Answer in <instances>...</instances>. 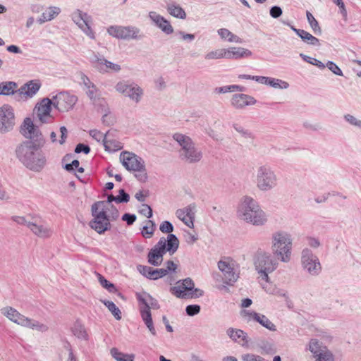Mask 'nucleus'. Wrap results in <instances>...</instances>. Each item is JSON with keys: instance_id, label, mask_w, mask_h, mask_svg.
Wrapping results in <instances>:
<instances>
[{"instance_id": "nucleus-60", "label": "nucleus", "mask_w": 361, "mask_h": 361, "mask_svg": "<svg viewBox=\"0 0 361 361\" xmlns=\"http://www.w3.org/2000/svg\"><path fill=\"white\" fill-rule=\"evenodd\" d=\"M140 213L147 218H150L152 216V209L147 204H142L141 209L140 210Z\"/></svg>"}, {"instance_id": "nucleus-25", "label": "nucleus", "mask_w": 361, "mask_h": 361, "mask_svg": "<svg viewBox=\"0 0 361 361\" xmlns=\"http://www.w3.org/2000/svg\"><path fill=\"white\" fill-rule=\"evenodd\" d=\"M115 201L117 203L128 202L127 195H124L123 198H120V196H114L110 195L108 196L107 200L106 201H98L94 204L98 206L108 212H111V216L113 218H118L119 212L118 210L112 204V202Z\"/></svg>"}, {"instance_id": "nucleus-10", "label": "nucleus", "mask_w": 361, "mask_h": 361, "mask_svg": "<svg viewBox=\"0 0 361 361\" xmlns=\"http://www.w3.org/2000/svg\"><path fill=\"white\" fill-rule=\"evenodd\" d=\"M0 312L8 320L18 325L36 329L42 332L46 331L48 329L47 325L24 316L12 307H4L0 310Z\"/></svg>"}, {"instance_id": "nucleus-64", "label": "nucleus", "mask_w": 361, "mask_h": 361, "mask_svg": "<svg viewBox=\"0 0 361 361\" xmlns=\"http://www.w3.org/2000/svg\"><path fill=\"white\" fill-rule=\"evenodd\" d=\"M66 348L67 349V350L68 352V356L67 358V361H77V357L73 353L71 345L69 343H68L67 345L66 346Z\"/></svg>"}, {"instance_id": "nucleus-24", "label": "nucleus", "mask_w": 361, "mask_h": 361, "mask_svg": "<svg viewBox=\"0 0 361 361\" xmlns=\"http://www.w3.org/2000/svg\"><path fill=\"white\" fill-rule=\"evenodd\" d=\"M91 63L100 73L118 72L121 70L119 64L109 61L103 56L96 54L91 58Z\"/></svg>"}, {"instance_id": "nucleus-43", "label": "nucleus", "mask_w": 361, "mask_h": 361, "mask_svg": "<svg viewBox=\"0 0 361 361\" xmlns=\"http://www.w3.org/2000/svg\"><path fill=\"white\" fill-rule=\"evenodd\" d=\"M219 35L224 40H227L229 42L241 43L242 39L237 35L232 33L230 30L226 28H221L217 31Z\"/></svg>"}, {"instance_id": "nucleus-36", "label": "nucleus", "mask_w": 361, "mask_h": 361, "mask_svg": "<svg viewBox=\"0 0 361 361\" xmlns=\"http://www.w3.org/2000/svg\"><path fill=\"white\" fill-rule=\"evenodd\" d=\"M228 336L235 342L244 346L247 344V334L240 329H228L227 330Z\"/></svg>"}, {"instance_id": "nucleus-2", "label": "nucleus", "mask_w": 361, "mask_h": 361, "mask_svg": "<svg viewBox=\"0 0 361 361\" xmlns=\"http://www.w3.org/2000/svg\"><path fill=\"white\" fill-rule=\"evenodd\" d=\"M42 146H37L31 141H25L17 145L15 153L17 159L28 169L39 172L45 166L47 159L40 149Z\"/></svg>"}, {"instance_id": "nucleus-49", "label": "nucleus", "mask_w": 361, "mask_h": 361, "mask_svg": "<svg viewBox=\"0 0 361 361\" xmlns=\"http://www.w3.org/2000/svg\"><path fill=\"white\" fill-rule=\"evenodd\" d=\"M206 60L226 59V49H219L208 52L204 56Z\"/></svg>"}, {"instance_id": "nucleus-61", "label": "nucleus", "mask_w": 361, "mask_h": 361, "mask_svg": "<svg viewBox=\"0 0 361 361\" xmlns=\"http://www.w3.org/2000/svg\"><path fill=\"white\" fill-rule=\"evenodd\" d=\"M166 268H163L164 271H166V276L169 274L170 272H175L177 269V265L171 260H169L165 264Z\"/></svg>"}, {"instance_id": "nucleus-35", "label": "nucleus", "mask_w": 361, "mask_h": 361, "mask_svg": "<svg viewBox=\"0 0 361 361\" xmlns=\"http://www.w3.org/2000/svg\"><path fill=\"white\" fill-rule=\"evenodd\" d=\"M291 29L301 38V39L312 46H319V39L314 36H313L310 32L301 30V29H297L294 27L293 26L290 27Z\"/></svg>"}, {"instance_id": "nucleus-28", "label": "nucleus", "mask_w": 361, "mask_h": 361, "mask_svg": "<svg viewBox=\"0 0 361 361\" xmlns=\"http://www.w3.org/2000/svg\"><path fill=\"white\" fill-rule=\"evenodd\" d=\"M137 271L145 277L150 280H157L166 276V271L164 269H153L145 265H138Z\"/></svg>"}, {"instance_id": "nucleus-44", "label": "nucleus", "mask_w": 361, "mask_h": 361, "mask_svg": "<svg viewBox=\"0 0 361 361\" xmlns=\"http://www.w3.org/2000/svg\"><path fill=\"white\" fill-rule=\"evenodd\" d=\"M268 85L276 90H285L290 87L288 82L276 78L270 77Z\"/></svg>"}, {"instance_id": "nucleus-33", "label": "nucleus", "mask_w": 361, "mask_h": 361, "mask_svg": "<svg viewBox=\"0 0 361 361\" xmlns=\"http://www.w3.org/2000/svg\"><path fill=\"white\" fill-rule=\"evenodd\" d=\"M61 13V8L58 6L47 7L41 16L37 18L39 24H43L46 22L54 19Z\"/></svg>"}, {"instance_id": "nucleus-57", "label": "nucleus", "mask_w": 361, "mask_h": 361, "mask_svg": "<svg viewBox=\"0 0 361 361\" xmlns=\"http://www.w3.org/2000/svg\"><path fill=\"white\" fill-rule=\"evenodd\" d=\"M185 312L189 316H195L200 313V306L198 305H190L185 308Z\"/></svg>"}, {"instance_id": "nucleus-56", "label": "nucleus", "mask_w": 361, "mask_h": 361, "mask_svg": "<svg viewBox=\"0 0 361 361\" xmlns=\"http://www.w3.org/2000/svg\"><path fill=\"white\" fill-rule=\"evenodd\" d=\"M159 229L162 233H169V235L173 231V226L169 221H164L161 224Z\"/></svg>"}, {"instance_id": "nucleus-34", "label": "nucleus", "mask_w": 361, "mask_h": 361, "mask_svg": "<svg viewBox=\"0 0 361 361\" xmlns=\"http://www.w3.org/2000/svg\"><path fill=\"white\" fill-rule=\"evenodd\" d=\"M243 92L235 93L231 97V104L235 109H243L248 105V96Z\"/></svg>"}, {"instance_id": "nucleus-17", "label": "nucleus", "mask_w": 361, "mask_h": 361, "mask_svg": "<svg viewBox=\"0 0 361 361\" xmlns=\"http://www.w3.org/2000/svg\"><path fill=\"white\" fill-rule=\"evenodd\" d=\"M21 134L29 141L32 142L37 146H44L45 143L44 138L40 132L39 128L34 124L32 120L30 118H26L21 127Z\"/></svg>"}, {"instance_id": "nucleus-41", "label": "nucleus", "mask_w": 361, "mask_h": 361, "mask_svg": "<svg viewBox=\"0 0 361 361\" xmlns=\"http://www.w3.org/2000/svg\"><path fill=\"white\" fill-rule=\"evenodd\" d=\"M110 355L116 361H134L135 355L124 353L116 348L110 350Z\"/></svg>"}, {"instance_id": "nucleus-21", "label": "nucleus", "mask_w": 361, "mask_h": 361, "mask_svg": "<svg viewBox=\"0 0 361 361\" xmlns=\"http://www.w3.org/2000/svg\"><path fill=\"white\" fill-rule=\"evenodd\" d=\"M52 105L53 100L49 98H44L36 104L35 110L37 117L41 123H47L53 120L51 114Z\"/></svg>"}, {"instance_id": "nucleus-45", "label": "nucleus", "mask_w": 361, "mask_h": 361, "mask_svg": "<svg viewBox=\"0 0 361 361\" xmlns=\"http://www.w3.org/2000/svg\"><path fill=\"white\" fill-rule=\"evenodd\" d=\"M245 90L246 87L245 86L231 85L217 87L215 89V92L218 94H224L227 92H234L235 91L245 92Z\"/></svg>"}, {"instance_id": "nucleus-63", "label": "nucleus", "mask_w": 361, "mask_h": 361, "mask_svg": "<svg viewBox=\"0 0 361 361\" xmlns=\"http://www.w3.org/2000/svg\"><path fill=\"white\" fill-rule=\"evenodd\" d=\"M282 14V9L279 6H273L270 9V15L272 18H276Z\"/></svg>"}, {"instance_id": "nucleus-40", "label": "nucleus", "mask_w": 361, "mask_h": 361, "mask_svg": "<svg viewBox=\"0 0 361 361\" xmlns=\"http://www.w3.org/2000/svg\"><path fill=\"white\" fill-rule=\"evenodd\" d=\"M247 56V49L242 47H230L226 49V59H239Z\"/></svg>"}, {"instance_id": "nucleus-31", "label": "nucleus", "mask_w": 361, "mask_h": 361, "mask_svg": "<svg viewBox=\"0 0 361 361\" xmlns=\"http://www.w3.org/2000/svg\"><path fill=\"white\" fill-rule=\"evenodd\" d=\"M326 345L317 338H310L305 345V350L313 358L317 353L322 351Z\"/></svg>"}, {"instance_id": "nucleus-23", "label": "nucleus", "mask_w": 361, "mask_h": 361, "mask_svg": "<svg viewBox=\"0 0 361 361\" xmlns=\"http://www.w3.org/2000/svg\"><path fill=\"white\" fill-rule=\"evenodd\" d=\"M267 221V216L261 207L253 200H250V224L261 226Z\"/></svg>"}, {"instance_id": "nucleus-5", "label": "nucleus", "mask_w": 361, "mask_h": 361, "mask_svg": "<svg viewBox=\"0 0 361 361\" xmlns=\"http://www.w3.org/2000/svg\"><path fill=\"white\" fill-rule=\"evenodd\" d=\"M179 246V240L173 234L167 235V238H161L157 245L148 254V262L154 266H159L163 262V256L169 252L173 255Z\"/></svg>"}, {"instance_id": "nucleus-58", "label": "nucleus", "mask_w": 361, "mask_h": 361, "mask_svg": "<svg viewBox=\"0 0 361 361\" xmlns=\"http://www.w3.org/2000/svg\"><path fill=\"white\" fill-rule=\"evenodd\" d=\"M333 1L338 6L340 13L343 18L346 20L348 17V12L343 0H333Z\"/></svg>"}, {"instance_id": "nucleus-3", "label": "nucleus", "mask_w": 361, "mask_h": 361, "mask_svg": "<svg viewBox=\"0 0 361 361\" xmlns=\"http://www.w3.org/2000/svg\"><path fill=\"white\" fill-rule=\"evenodd\" d=\"M271 250L274 257L281 263H289L293 258V237L288 231L276 230L270 238Z\"/></svg>"}, {"instance_id": "nucleus-37", "label": "nucleus", "mask_w": 361, "mask_h": 361, "mask_svg": "<svg viewBox=\"0 0 361 361\" xmlns=\"http://www.w3.org/2000/svg\"><path fill=\"white\" fill-rule=\"evenodd\" d=\"M103 145L105 150L109 152H116L123 148L122 143L111 137V133L109 132L106 133V139Z\"/></svg>"}, {"instance_id": "nucleus-26", "label": "nucleus", "mask_w": 361, "mask_h": 361, "mask_svg": "<svg viewBox=\"0 0 361 361\" xmlns=\"http://www.w3.org/2000/svg\"><path fill=\"white\" fill-rule=\"evenodd\" d=\"M148 17L152 23L159 27L163 32L170 35L173 32V28L169 21L155 11H149Z\"/></svg>"}, {"instance_id": "nucleus-47", "label": "nucleus", "mask_w": 361, "mask_h": 361, "mask_svg": "<svg viewBox=\"0 0 361 361\" xmlns=\"http://www.w3.org/2000/svg\"><path fill=\"white\" fill-rule=\"evenodd\" d=\"M168 12L173 17L180 18V19H185L186 13L185 11L178 5L170 4L167 7Z\"/></svg>"}, {"instance_id": "nucleus-38", "label": "nucleus", "mask_w": 361, "mask_h": 361, "mask_svg": "<svg viewBox=\"0 0 361 361\" xmlns=\"http://www.w3.org/2000/svg\"><path fill=\"white\" fill-rule=\"evenodd\" d=\"M18 85L13 81L0 82V95L9 96L17 94Z\"/></svg>"}, {"instance_id": "nucleus-54", "label": "nucleus", "mask_w": 361, "mask_h": 361, "mask_svg": "<svg viewBox=\"0 0 361 361\" xmlns=\"http://www.w3.org/2000/svg\"><path fill=\"white\" fill-rule=\"evenodd\" d=\"M102 113L104 114L102 116V121L104 123L106 124L107 126L113 124L114 121V118L112 116L109 107L108 106V111H104L102 109H100Z\"/></svg>"}, {"instance_id": "nucleus-18", "label": "nucleus", "mask_w": 361, "mask_h": 361, "mask_svg": "<svg viewBox=\"0 0 361 361\" xmlns=\"http://www.w3.org/2000/svg\"><path fill=\"white\" fill-rule=\"evenodd\" d=\"M16 125L14 110L8 104L0 106V133L11 132Z\"/></svg>"}, {"instance_id": "nucleus-30", "label": "nucleus", "mask_w": 361, "mask_h": 361, "mask_svg": "<svg viewBox=\"0 0 361 361\" xmlns=\"http://www.w3.org/2000/svg\"><path fill=\"white\" fill-rule=\"evenodd\" d=\"M235 216L240 221L246 222L248 219V197H242L235 206Z\"/></svg>"}, {"instance_id": "nucleus-1", "label": "nucleus", "mask_w": 361, "mask_h": 361, "mask_svg": "<svg viewBox=\"0 0 361 361\" xmlns=\"http://www.w3.org/2000/svg\"><path fill=\"white\" fill-rule=\"evenodd\" d=\"M252 265L257 274V279L261 288L268 294L279 295L280 290L271 281L270 274L275 271L278 267L277 259L267 251L258 250L252 255Z\"/></svg>"}, {"instance_id": "nucleus-53", "label": "nucleus", "mask_w": 361, "mask_h": 361, "mask_svg": "<svg viewBox=\"0 0 361 361\" xmlns=\"http://www.w3.org/2000/svg\"><path fill=\"white\" fill-rule=\"evenodd\" d=\"M307 245L312 249H318L322 246V243L319 238L309 236L306 238Z\"/></svg>"}, {"instance_id": "nucleus-22", "label": "nucleus", "mask_w": 361, "mask_h": 361, "mask_svg": "<svg viewBox=\"0 0 361 361\" xmlns=\"http://www.w3.org/2000/svg\"><path fill=\"white\" fill-rule=\"evenodd\" d=\"M41 83L39 80H30L19 89L17 88V94H16V99L18 101H26L32 98L39 90Z\"/></svg>"}, {"instance_id": "nucleus-32", "label": "nucleus", "mask_w": 361, "mask_h": 361, "mask_svg": "<svg viewBox=\"0 0 361 361\" xmlns=\"http://www.w3.org/2000/svg\"><path fill=\"white\" fill-rule=\"evenodd\" d=\"M27 228L37 236L41 238H50L53 234V230L47 225L27 224Z\"/></svg>"}, {"instance_id": "nucleus-42", "label": "nucleus", "mask_w": 361, "mask_h": 361, "mask_svg": "<svg viewBox=\"0 0 361 361\" xmlns=\"http://www.w3.org/2000/svg\"><path fill=\"white\" fill-rule=\"evenodd\" d=\"M72 333L75 337L81 341H87L89 338L85 327L80 322H75L74 324L72 327Z\"/></svg>"}, {"instance_id": "nucleus-27", "label": "nucleus", "mask_w": 361, "mask_h": 361, "mask_svg": "<svg viewBox=\"0 0 361 361\" xmlns=\"http://www.w3.org/2000/svg\"><path fill=\"white\" fill-rule=\"evenodd\" d=\"M176 215L186 226L190 228H193L195 216V204H190L185 208L178 209L176 212Z\"/></svg>"}, {"instance_id": "nucleus-19", "label": "nucleus", "mask_w": 361, "mask_h": 361, "mask_svg": "<svg viewBox=\"0 0 361 361\" xmlns=\"http://www.w3.org/2000/svg\"><path fill=\"white\" fill-rule=\"evenodd\" d=\"M53 106L61 112H67L71 110L78 102L75 95L66 92H61L53 96Z\"/></svg>"}, {"instance_id": "nucleus-4", "label": "nucleus", "mask_w": 361, "mask_h": 361, "mask_svg": "<svg viewBox=\"0 0 361 361\" xmlns=\"http://www.w3.org/2000/svg\"><path fill=\"white\" fill-rule=\"evenodd\" d=\"M173 140L178 144L179 157L186 163L199 162L202 158V151L196 146L192 139L185 134L176 133L173 135Z\"/></svg>"}, {"instance_id": "nucleus-39", "label": "nucleus", "mask_w": 361, "mask_h": 361, "mask_svg": "<svg viewBox=\"0 0 361 361\" xmlns=\"http://www.w3.org/2000/svg\"><path fill=\"white\" fill-rule=\"evenodd\" d=\"M314 361H336V355L334 352L326 345L313 357Z\"/></svg>"}, {"instance_id": "nucleus-13", "label": "nucleus", "mask_w": 361, "mask_h": 361, "mask_svg": "<svg viewBox=\"0 0 361 361\" xmlns=\"http://www.w3.org/2000/svg\"><path fill=\"white\" fill-rule=\"evenodd\" d=\"M300 264L304 272L311 276H318L322 269L319 257L308 247L301 251Z\"/></svg>"}, {"instance_id": "nucleus-7", "label": "nucleus", "mask_w": 361, "mask_h": 361, "mask_svg": "<svg viewBox=\"0 0 361 361\" xmlns=\"http://www.w3.org/2000/svg\"><path fill=\"white\" fill-rule=\"evenodd\" d=\"M119 160L123 166L128 171L133 172L140 182L145 183L148 175L145 161L135 153L124 151L120 154Z\"/></svg>"}, {"instance_id": "nucleus-50", "label": "nucleus", "mask_w": 361, "mask_h": 361, "mask_svg": "<svg viewBox=\"0 0 361 361\" xmlns=\"http://www.w3.org/2000/svg\"><path fill=\"white\" fill-rule=\"evenodd\" d=\"M103 303L117 320H120L121 319V312L113 302L104 300Z\"/></svg>"}, {"instance_id": "nucleus-55", "label": "nucleus", "mask_w": 361, "mask_h": 361, "mask_svg": "<svg viewBox=\"0 0 361 361\" xmlns=\"http://www.w3.org/2000/svg\"><path fill=\"white\" fill-rule=\"evenodd\" d=\"M326 67H327L335 75L339 76L343 75V72L341 68L333 61H329L326 64Z\"/></svg>"}, {"instance_id": "nucleus-51", "label": "nucleus", "mask_w": 361, "mask_h": 361, "mask_svg": "<svg viewBox=\"0 0 361 361\" xmlns=\"http://www.w3.org/2000/svg\"><path fill=\"white\" fill-rule=\"evenodd\" d=\"M344 120L350 126L361 130V119L352 114H348L344 115Z\"/></svg>"}, {"instance_id": "nucleus-12", "label": "nucleus", "mask_w": 361, "mask_h": 361, "mask_svg": "<svg viewBox=\"0 0 361 361\" xmlns=\"http://www.w3.org/2000/svg\"><path fill=\"white\" fill-rule=\"evenodd\" d=\"M170 291L176 297L182 299L198 298L204 294L202 290L195 288V283L190 278L177 281Z\"/></svg>"}, {"instance_id": "nucleus-16", "label": "nucleus", "mask_w": 361, "mask_h": 361, "mask_svg": "<svg viewBox=\"0 0 361 361\" xmlns=\"http://www.w3.org/2000/svg\"><path fill=\"white\" fill-rule=\"evenodd\" d=\"M107 32L113 37L124 40L140 39L143 37L140 29L131 25H112L108 27Z\"/></svg>"}, {"instance_id": "nucleus-48", "label": "nucleus", "mask_w": 361, "mask_h": 361, "mask_svg": "<svg viewBox=\"0 0 361 361\" xmlns=\"http://www.w3.org/2000/svg\"><path fill=\"white\" fill-rule=\"evenodd\" d=\"M306 16L308 23L312 31L317 35H320L322 33V29L319 25L318 21L315 19L314 16L310 11H307Z\"/></svg>"}, {"instance_id": "nucleus-46", "label": "nucleus", "mask_w": 361, "mask_h": 361, "mask_svg": "<svg viewBox=\"0 0 361 361\" xmlns=\"http://www.w3.org/2000/svg\"><path fill=\"white\" fill-rule=\"evenodd\" d=\"M156 229V224L153 221L147 220L142 227L141 233L145 238H150L154 235Z\"/></svg>"}, {"instance_id": "nucleus-6", "label": "nucleus", "mask_w": 361, "mask_h": 361, "mask_svg": "<svg viewBox=\"0 0 361 361\" xmlns=\"http://www.w3.org/2000/svg\"><path fill=\"white\" fill-rule=\"evenodd\" d=\"M252 178L256 188L261 192H269L278 185V176L272 168L267 165L254 169Z\"/></svg>"}, {"instance_id": "nucleus-15", "label": "nucleus", "mask_w": 361, "mask_h": 361, "mask_svg": "<svg viewBox=\"0 0 361 361\" xmlns=\"http://www.w3.org/2000/svg\"><path fill=\"white\" fill-rule=\"evenodd\" d=\"M217 267L222 274L224 284L233 286L239 278V271L235 262L229 257H224L217 263Z\"/></svg>"}, {"instance_id": "nucleus-52", "label": "nucleus", "mask_w": 361, "mask_h": 361, "mask_svg": "<svg viewBox=\"0 0 361 361\" xmlns=\"http://www.w3.org/2000/svg\"><path fill=\"white\" fill-rule=\"evenodd\" d=\"M98 280L102 287L108 290L109 292H115L116 290L114 285L107 281L103 276L98 274Z\"/></svg>"}, {"instance_id": "nucleus-29", "label": "nucleus", "mask_w": 361, "mask_h": 361, "mask_svg": "<svg viewBox=\"0 0 361 361\" xmlns=\"http://www.w3.org/2000/svg\"><path fill=\"white\" fill-rule=\"evenodd\" d=\"M250 320L259 324L270 331H276V326L265 315L255 312H250Z\"/></svg>"}, {"instance_id": "nucleus-62", "label": "nucleus", "mask_w": 361, "mask_h": 361, "mask_svg": "<svg viewBox=\"0 0 361 361\" xmlns=\"http://www.w3.org/2000/svg\"><path fill=\"white\" fill-rule=\"evenodd\" d=\"M122 220L126 221L128 225H132L136 220V216L126 213L123 215Z\"/></svg>"}, {"instance_id": "nucleus-59", "label": "nucleus", "mask_w": 361, "mask_h": 361, "mask_svg": "<svg viewBox=\"0 0 361 361\" xmlns=\"http://www.w3.org/2000/svg\"><path fill=\"white\" fill-rule=\"evenodd\" d=\"M90 135L97 142L102 141L104 143L106 139V134L104 135L102 132L97 130H92L90 131Z\"/></svg>"}, {"instance_id": "nucleus-11", "label": "nucleus", "mask_w": 361, "mask_h": 361, "mask_svg": "<svg viewBox=\"0 0 361 361\" xmlns=\"http://www.w3.org/2000/svg\"><path fill=\"white\" fill-rule=\"evenodd\" d=\"M91 212L93 218L90 221L89 225L99 234H102L109 231L111 228L110 222L118 219L111 217L110 212L94 204L91 207Z\"/></svg>"}, {"instance_id": "nucleus-20", "label": "nucleus", "mask_w": 361, "mask_h": 361, "mask_svg": "<svg viewBox=\"0 0 361 361\" xmlns=\"http://www.w3.org/2000/svg\"><path fill=\"white\" fill-rule=\"evenodd\" d=\"M71 17L73 22L87 37L92 39H95L94 32L90 25L91 18L86 13L77 10L72 13Z\"/></svg>"}, {"instance_id": "nucleus-14", "label": "nucleus", "mask_w": 361, "mask_h": 361, "mask_svg": "<svg viewBox=\"0 0 361 361\" xmlns=\"http://www.w3.org/2000/svg\"><path fill=\"white\" fill-rule=\"evenodd\" d=\"M115 90L131 102L138 104L144 96V90L137 83L129 80H121L115 85Z\"/></svg>"}, {"instance_id": "nucleus-8", "label": "nucleus", "mask_w": 361, "mask_h": 361, "mask_svg": "<svg viewBox=\"0 0 361 361\" xmlns=\"http://www.w3.org/2000/svg\"><path fill=\"white\" fill-rule=\"evenodd\" d=\"M137 298L139 301L140 314L143 322L150 333L153 336H156L157 332L153 324L150 309L158 310L159 308L158 301L146 292L137 293Z\"/></svg>"}, {"instance_id": "nucleus-9", "label": "nucleus", "mask_w": 361, "mask_h": 361, "mask_svg": "<svg viewBox=\"0 0 361 361\" xmlns=\"http://www.w3.org/2000/svg\"><path fill=\"white\" fill-rule=\"evenodd\" d=\"M80 85L86 96L96 108L108 111V103L106 99L102 96L101 91L97 86L83 73L80 74Z\"/></svg>"}]
</instances>
